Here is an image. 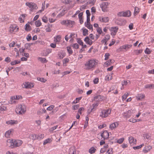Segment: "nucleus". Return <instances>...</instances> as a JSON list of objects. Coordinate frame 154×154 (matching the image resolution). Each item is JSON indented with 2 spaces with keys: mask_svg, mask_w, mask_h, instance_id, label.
<instances>
[{
  "mask_svg": "<svg viewBox=\"0 0 154 154\" xmlns=\"http://www.w3.org/2000/svg\"><path fill=\"white\" fill-rule=\"evenodd\" d=\"M98 64V60L95 59H89L84 64V68L87 70H93Z\"/></svg>",
  "mask_w": 154,
  "mask_h": 154,
  "instance_id": "f257e3e1",
  "label": "nucleus"
},
{
  "mask_svg": "<svg viewBox=\"0 0 154 154\" xmlns=\"http://www.w3.org/2000/svg\"><path fill=\"white\" fill-rule=\"evenodd\" d=\"M26 111V106L24 104H19L17 105L15 109L16 113L19 115L24 114Z\"/></svg>",
  "mask_w": 154,
  "mask_h": 154,
  "instance_id": "f03ea898",
  "label": "nucleus"
},
{
  "mask_svg": "<svg viewBox=\"0 0 154 154\" xmlns=\"http://www.w3.org/2000/svg\"><path fill=\"white\" fill-rule=\"evenodd\" d=\"M8 30V32L10 34H15L19 32V28L17 24L13 23L10 25Z\"/></svg>",
  "mask_w": 154,
  "mask_h": 154,
  "instance_id": "7ed1b4c3",
  "label": "nucleus"
},
{
  "mask_svg": "<svg viewBox=\"0 0 154 154\" xmlns=\"http://www.w3.org/2000/svg\"><path fill=\"white\" fill-rule=\"evenodd\" d=\"M111 112V109H103L100 112V117L103 119L106 118L110 115Z\"/></svg>",
  "mask_w": 154,
  "mask_h": 154,
  "instance_id": "20e7f679",
  "label": "nucleus"
},
{
  "mask_svg": "<svg viewBox=\"0 0 154 154\" xmlns=\"http://www.w3.org/2000/svg\"><path fill=\"white\" fill-rule=\"evenodd\" d=\"M136 112V110L135 109H131L124 112L123 115L124 117L126 118H129L131 116H134Z\"/></svg>",
  "mask_w": 154,
  "mask_h": 154,
  "instance_id": "39448f33",
  "label": "nucleus"
},
{
  "mask_svg": "<svg viewBox=\"0 0 154 154\" xmlns=\"http://www.w3.org/2000/svg\"><path fill=\"white\" fill-rule=\"evenodd\" d=\"M25 5L27 6L31 11L37 9L38 8L37 5L34 2H26Z\"/></svg>",
  "mask_w": 154,
  "mask_h": 154,
  "instance_id": "423d86ee",
  "label": "nucleus"
},
{
  "mask_svg": "<svg viewBox=\"0 0 154 154\" xmlns=\"http://www.w3.org/2000/svg\"><path fill=\"white\" fill-rule=\"evenodd\" d=\"M109 4L107 2H102L100 5V7L103 12H107L108 11V8Z\"/></svg>",
  "mask_w": 154,
  "mask_h": 154,
  "instance_id": "0eeeda50",
  "label": "nucleus"
},
{
  "mask_svg": "<svg viewBox=\"0 0 154 154\" xmlns=\"http://www.w3.org/2000/svg\"><path fill=\"white\" fill-rule=\"evenodd\" d=\"M101 140H105L108 139L109 136V133L106 130L100 133Z\"/></svg>",
  "mask_w": 154,
  "mask_h": 154,
  "instance_id": "6e6552de",
  "label": "nucleus"
},
{
  "mask_svg": "<svg viewBox=\"0 0 154 154\" xmlns=\"http://www.w3.org/2000/svg\"><path fill=\"white\" fill-rule=\"evenodd\" d=\"M34 86L33 83L28 82H24L22 85V88H31L33 87Z\"/></svg>",
  "mask_w": 154,
  "mask_h": 154,
  "instance_id": "1a4fd4ad",
  "label": "nucleus"
},
{
  "mask_svg": "<svg viewBox=\"0 0 154 154\" xmlns=\"http://www.w3.org/2000/svg\"><path fill=\"white\" fill-rule=\"evenodd\" d=\"M109 29L111 32V35L113 37H114L116 35L119 29L117 27L115 26L109 27Z\"/></svg>",
  "mask_w": 154,
  "mask_h": 154,
  "instance_id": "9d476101",
  "label": "nucleus"
},
{
  "mask_svg": "<svg viewBox=\"0 0 154 154\" xmlns=\"http://www.w3.org/2000/svg\"><path fill=\"white\" fill-rule=\"evenodd\" d=\"M14 140L9 139L7 141V145L11 148H14Z\"/></svg>",
  "mask_w": 154,
  "mask_h": 154,
  "instance_id": "9b49d317",
  "label": "nucleus"
},
{
  "mask_svg": "<svg viewBox=\"0 0 154 154\" xmlns=\"http://www.w3.org/2000/svg\"><path fill=\"white\" fill-rule=\"evenodd\" d=\"M128 141L131 146H133L135 145L137 143L136 139L131 136L128 137Z\"/></svg>",
  "mask_w": 154,
  "mask_h": 154,
  "instance_id": "f8f14e48",
  "label": "nucleus"
},
{
  "mask_svg": "<svg viewBox=\"0 0 154 154\" xmlns=\"http://www.w3.org/2000/svg\"><path fill=\"white\" fill-rule=\"evenodd\" d=\"M98 20L101 22L106 23L109 22V18L108 17L100 16L98 17Z\"/></svg>",
  "mask_w": 154,
  "mask_h": 154,
  "instance_id": "ddd939ff",
  "label": "nucleus"
},
{
  "mask_svg": "<svg viewBox=\"0 0 154 154\" xmlns=\"http://www.w3.org/2000/svg\"><path fill=\"white\" fill-rule=\"evenodd\" d=\"M104 99V97L100 95H98L94 97V100L98 103L100 101H102Z\"/></svg>",
  "mask_w": 154,
  "mask_h": 154,
  "instance_id": "4468645a",
  "label": "nucleus"
},
{
  "mask_svg": "<svg viewBox=\"0 0 154 154\" xmlns=\"http://www.w3.org/2000/svg\"><path fill=\"white\" fill-rule=\"evenodd\" d=\"M14 147L20 146L23 143V141L21 140H14Z\"/></svg>",
  "mask_w": 154,
  "mask_h": 154,
  "instance_id": "2eb2a0df",
  "label": "nucleus"
},
{
  "mask_svg": "<svg viewBox=\"0 0 154 154\" xmlns=\"http://www.w3.org/2000/svg\"><path fill=\"white\" fill-rule=\"evenodd\" d=\"M27 16L26 14H22L20 16L18 20L21 23H23L24 22L25 17Z\"/></svg>",
  "mask_w": 154,
  "mask_h": 154,
  "instance_id": "dca6fc26",
  "label": "nucleus"
},
{
  "mask_svg": "<svg viewBox=\"0 0 154 154\" xmlns=\"http://www.w3.org/2000/svg\"><path fill=\"white\" fill-rule=\"evenodd\" d=\"M145 97V95L142 93L138 94L136 96V98L137 100H142L144 99Z\"/></svg>",
  "mask_w": 154,
  "mask_h": 154,
  "instance_id": "f3484780",
  "label": "nucleus"
},
{
  "mask_svg": "<svg viewBox=\"0 0 154 154\" xmlns=\"http://www.w3.org/2000/svg\"><path fill=\"white\" fill-rule=\"evenodd\" d=\"M14 131V130L12 129H10L5 132V136L7 138L9 137L12 134V133Z\"/></svg>",
  "mask_w": 154,
  "mask_h": 154,
  "instance_id": "a211bd4d",
  "label": "nucleus"
},
{
  "mask_svg": "<svg viewBox=\"0 0 154 154\" xmlns=\"http://www.w3.org/2000/svg\"><path fill=\"white\" fill-rule=\"evenodd\" d=\"M99 105V103L98 102H95L92 104V105L91 106V109L90 111L91 112L92 111H94L96 109V108Z\"/></svg>",
  "mask_w": 154,
  "mask_h": 154,
  "instance_id": "6ab92c4d",
  "label": "nucleus"
},
{
  "mask_svg": "<svg viewBox=\"0 0 154 154\" xmlns=\"http://www.w3.org/2000/svg\"><path fill=\"white\" fill-rule=\"evenodd\" d=\"M18 121L17 120H11L6 122V124L8 125H14L17 124L18 123Z\"/></svg>",
  "mask_w": 154,
  "mask_h": 154,
  "instance_id": "aec40b11",
  "label": "nucleus"
},
{
  "mask_svg": "<svg viewBox=\"0 0 154 154\" xmlns=\"http://www.w3.org/2000/svg\"><path fill=\"white\" fill-rule=\"evenodd\" d=\"M110 35L109 34H107L105 35L103 39L102 40L101 42L104 43H106L110 39Z\"/></svg>",
  "mask_w": 154,
  "mask_h": 154,
  "instance_id": "412c9836",
  "label": "nucleus"
},
{
  "mask_svg": "<svg viewBox=\"0 0 154 154\" xmlns=\"http://www.w3.org/2000/svg\"><path fill=\"white\" fill-rule=\"evenodd\" d=\"M84 41L87 44L89 45H91L94 42V41H92L91 39L89 38V37L88 36L85 37Z\"/></svg>",
  "mask_w": 154,
  "mask_h": 154,
  "instance_id": "4be33fe9",
  "label": "nucleus"
},
{
  "mask_svg": "<svg viewBox=\"0 0 154 154\" xmlns=\"http://www.w3.org/2000/svg\"><path fill=\"white\" fill-rule=\"evenodd\" d=\"M67 26L72 27L75 25V22L74 21L67 20Z\"/></svg>",
  "mask_w": 154,
  "mask_h": 154,
  "instance_id": "5701e85b",
  "label": "nucleus"
},
{
  "mask_svg": "<svg viewBox=\"0 0 154 154\" xmlns=\"http://www.w3.org/2000/svg\"><path fill=\"white\" fill-rule=\"evenodd\" d=\"M132 46V45H131L125 44L121 46L120 47V48L122 50L125 49L127 50L131 48Z\"/></svg>",
  "mask_w": 154,
  "mask_h": 154,
  "instance_id": "b1692460",
  "label": "nucleus"
},
{
  "mask_svg": "<svg viewBox=\"0 0 154 154\" xmlns=\"http://www.w3.org/2000/svg\"><path fill=\"white\" fill-rule=\"evenodd\" d=\"M152 148V147L151 146H147L144 148L143 151L144 153H146L150 151Z\"/></svg>",
  "mask_w": 154,
  "mask_h": 154,
  "instance_id": "393cba45",
  "label": "nucleus"
},
{
  "mask_svg": "<svg viewBox=\"0 0 154 154\" xmlns=\"http://www.w3.org/2000/svg\"><path fill=\"white\" fill-rule=\"evenodd\" d=\"M68 9V8H64L62 10V12L60 13V14H59L57 16V17H60V16H63L66 13Z\"/></svg>",
  "mask_w": 154,
  "mask_h": 154,
  "instance_id": "a878e982",
  "label": "nucleus"
},
{
  "mask_svg": "<svg viewBox=\"0 0 154 154\" xmlns=\"http://www.w3.org/2000/svg\"><path fill=\"white\" fill-rule=\"evenodd\" d=\"M118 125V123L117 122L113 123L110 125L109 128L112 130L117 127Z\"/></svg>",
  "mask_w": 154,
  "mask_h": 154,
  "instance_id": "bb28decb",
  "label": "nucleus"
},
{
  "mask_svg": "<svg viewBox=\"0 0 154 154\" xmlns=\"http://www.w3.org/2000/svg\"><path fill=\"white\" fill-rule=\"evenodd\" d=\"M131 12L129 11H124L123 17H130L131 15Z\"/></svg>",
  "mask_w": 154,
  "mask_h": 154,
  "instance_id": "cd10ccee",
  "label": "nucleus"
},
{
  "mask_svg": "<svg viewBox=\"0 0 154 154\" xmlns=\"http://www.w3.org/2000/svg\"><path fill=\"white\" fill-rule=\"evenodd\" d=\"M24 29L26 31L28 32L32 30V28L29 24V23H27L25 26Z\"/></svg>",
  "mask_w": 154,
  "mask_h": 154,
  "instance_id": "c85d7f7f",
  "label": "nucleus"
},
{
  "mask_svg": "<svg viewBox=\"0 0 154 154\" xmlns=\"http://www.w3.org/2000/svg\"><path fill=\"white\" fill-rule=\"evenodd\" d=\"M76 149L74 147H71L70 149V151L69 154H76Z\"/></svg>",
  "mask_w": 154,
  "mask_h": 154,
  "instance_id": "c756f323",
  "label": "nucleus"
},
{
  "mask_svg": "<svg viewBox=\"0 0 154 154\" xmlns=\"http://www.w3.org/2000/svg\"><path fill=\"white\" fill-rule=\"evenodd\" d=\"M22 96L21 95L13 96L11 97V99L12 100H18L22 99Z\"/></svg>",
  "mask_w": 154,
  "mask_h": 154,
  "instance_id": "7c9ffc66",
  "label": "nucleus"
},
{
  "mask_svg": "<svg viewBox=\"0 0 154 154\" xmlns=\"http://www.w3.org/2000/svg\"><path fill=\"white\" fill-rule=\"evenodd\" d=\"M112 60L110 59L105 62L104 64V66L107 67L111 65L112 63Z\"/></svg>",
  "mask_w": 154,
  "mask_h": 154,
  "instance_id": "2f4dec72",
  "label": "nucleus"
},
{
  "mask_svg": "<svg viewBox=\"0 0 154 154\" xmlns=\"http://www.w3.org/2000/svg\"><path fill=\"white\" fill-rule=\"evenodd\" d=\"M61 39V36L58 35L54 37V41L56 43L59 42L60 41Z\"/></svg>",
  "mask_w": 154,
  "mask_h": 154,
  "instance_id": "473e14b6",
  "label": "nucleus"
},
{
  "mask_svg": "<svg viewBox=\"0 0 154 154\" xmlns=\"http://www.w3.org/2000/svg\"><path fill=\"white\" fill-rule=\"evenodd\" d=\"M38 135L35 134H31L29 136V138L32 140H35L38 138Z\"/></svg>",
  "mask_w": 154,
  "mask_h": 154,
  "instance_id": "72a5a7b5",
  "label": "nucleus"
},
{
  "mask_svg": "<svg viewBox=\"0 0 154 154\" xmlns=\"http://www.w3.org/2000/svg\"><path fill=\"white\" fill-rule=\"evenodd\" d=\"M145 88L152 89L154 88V84H148L144 86Z\"/></svg>",
  "mask_w": 154,
  "mask_h": 154,
  "instance_id": "f704fd0d",
  "label": "nucleus"
},
{
  "mask_svg": "<svg viewBox=\"0 0 154 154\" xmlns=\"http://www.w3.org/2000/svg\"><path fill=\"white\" fill-rule=\"evenodd\" d=\"M58 56L59 58L61 59L65 56V54L63 52H59L58 54Z\"/></svg>",
  "mask_w": 154,
  "mask_h": 154,
  "instance_id": "c9c22d12",
  "label": "nucleus"
},
{
  "mask_svg": "<svg viewBox=\"0 0 154 154\" xmlns=\"http://www.w3.org/2000/svg\"><path fill=\"white\" fill-rule=\"evenodd\" d=\"M96 149L94 147H91L88 150L90 154H92L95 152Z\"/></svg>",
  "mask_w": 154,
  "mask_h": 154,
  "instance_id": "e433bc0d",
  "label": "nucleus"
},
{
  "mask_svg": "<svg viewBox=\"0 0 154 154\" xmlns=\"http://www.w3.org/2000/svg\"><path fill=\"white\" fill-rule=\"evenodd\" d=\"M143 50H135L134 51V54L138 55L139 54H141Z\"/></svg>",
  "mask_w": 154,
  "mask_h": 154,
  "instance_id": "4c0bfd02",
  "label": "nucleus"
},
{
  "mask_svg": "<svg viewBox=\"0 0 154 154\" xmlns=\"http://www.w3.org/2000/svg\"><path fill=\"white\" fill-rule=\"evenodd\" d=\"M52 141V139L51 138H48L45 140L43 143V144L45 145L46 144L50 143Z\"/></svg>",
  "mask_w": 154,
  "mask_h": 154,
  "instance_id": "58836bf2",
  "label": "nucleus"
},
{
  "mask_svg": "<svg viewBox=\"0 0 154 154\" xmlns=\"http://www.w3.org/2000/svg\"><path fill=\"white\" fill-rule=\"evenodd\" d=\"M108 145H106L104 146L100 150V153H103L105 152L106 150V149L108 148Z\"/></svg>",
  "mask_w": 154,
  "mask_h": 154,
  "instance_id": "ea45409f",
  "label": "nucleus"
},
{
  "mask_svg": "<svg viewBox=\"0 0 154 154\" xmlns=\"http://www.w3.org/2000/svg\"><path fill=\"white\" fill-rule=\"evenodd\" d=\"M66 49L68 53L70 54H72L73 53V51L70 47L68 46L66 47Z\"/></svg>",
  "mask_w": 154,
  "mask_h": 154,
  "instance_id": "a19ab883",
  "label": "nucleus"
},
{
  "mask_svg": "<svg viewBox=\"0 0 154 154\" xmlns=\"http://www.w3.org/2000/svg\"><path fill=\"white\" fill-rule=\"evenodd\" d=\"M69 61V58H65L63 60V65L64 66H66V64L68 63Z\"/></svg>",
  "mask_w": 154,
  "mask_h": 154,
  "instance_id": "79ce46f5",
  "label": "nucleus"
},
{
  "mask_svg": "<svg viewBox=\"0 0 154 154\" xmlns=\"http://www.w3.org/2000/svg\"><path fill=\"white\" fill-rule=\"evenodd\" d=\"M20 60H15L13 61H12L11 62V65H14L20 63Z\"/></svg>",
  "mask_w": 154,
  "mask_h": 154,
  "instance_id": "37998d69",
  "label": "nucleus"
},
{
  "mask_svg": "<svg viewBox=\"0 0 154 154\" xmlns=\"http://www.w3.org/2000/svg\"><path fill=\"white\" fill-rule=\"evenodd\" d=\"M140 9L137 7L134 8V15H137L140 11Z\"/></svg>",
  "mask_w": 154,
  "mask_h": 154,
  "instance_id": "c03bdc74",
  "label": "nucleus"
},
{
  "mask_svg": "<svg viewBox=\"0 0 154 154\" xmlns=\"http://www.w3.org/2000/svg\"><path fill=\"white\" fill-rule=\"evenodd\" d=\"M83 35L84 36H86L88 35V30L87 29L85 28H82Z\"/></svg>",
  "mask_w": 154,
  "mask_h": 154,
  "instance_id": "a18cd8bd",
  "label": "nucleus"
},
{
  "mask_svg": "<svg viewBox=\"0 0 154 154\" xmlns=\"http://www.w3.org/2000/svg\"><path fill=\"white\" fill-rule=\"evenodd\" d=\"M67 20H63L60 21V23L62 25H64L67 26Z\"/></svg>",
  "mask_w": 154,
  "mask_h": 154,
  "instance_id": "49530a36",
  "label": "nucleus"
},
{
  "mask_svg": "<svg viewBox=\"0 0 154 154\" xmlns=\"http://www.w3.org/2000/svg\"><path fill=\"white\" fill-rule=\"evenodd\" d=\"M45 2H43L42 5H41V9L40 10H39V12H42L43 11H44L45 8Z\"/></svg>",
  "mask_w": 154,
  "mask_h": 154,
  "instance_id": "de8ad7c7",
  "label": "nucleus"
},
{
  "mask_svg": "<svg viewBox=\"0 0 154 154\" xmlns=\"http://www.w3.org/2000/svg\"><path fill=\"white\" fill-rule=\"evenodd\" d=\"M112 79V75H106L105 78L106 80L109 81L111 80Z\"/></svg>",
  "mask_w": 154,
  "mask_h": 154,
  "instance_id": "09e8293b",
  "label": "nucleus"
},
{
  "mask_svg": "<svg viewBox=\"0 0 154 154\" xmlns=\"http://www.w3.org/2000/svg\"><path fill=\"white\" fill-rule=\"evenodd\" d=\"M7 110V107L6 106H0V112H2Z\"/></svg>",
  "mask_w": 154,
  "mask_h": 154,
  "instance_id": "8fccbe9b",
  "label": "nucleus"
},
{
  "mask_svg": "<svg viewBox=\"0 0 154 154\" xmlns=\"http://www.w3.org/2000/svg\"><path fill=\"white\" fill-rule=\"evenodd\" d=\"M129 95V94L128 93H125L122 97V99L123 101H124L126 99L127 97Z\"/></svg>",
  "mask_w": 154,
  "mask_h": 154,
  "instance_id": "3c124183",
  "label": "nucleus"
},
{
  "mask_svg": "<svg viewBox=\"0 0 154 154\" xmlns=\"http://www.w3.org/2000/svg\"><path fill=\"white\" fill-rule=\"evenodd\" d=\"M82 97H80L76 98L75 100H74L72 103H76L79 102L80 100L82 99Z\"/></svg>",
  "mask_w": 154,
  "mask_h": 154,
  "instance_id": "603ef678",
  "label": "nucleus"
},
{
  "mask_svg": "<svg viewBox=\"0 0 154 154\" xmlns=\"http://www.w3.org/2000/svg\"><path fill=\"white\" fill-rule=\"evenodd\" d=\"M97 31L99 34H101L102 33H103V35H104V34L103 33V31L101 28L98 27L97 29Z\"/></svg>",
  "mask_w": 154,
  "mask_h": 154,
  "instance_id": "864d4df0",
  "label": "nucleus"
},
{
  "mask_svg": "<svg viewBox=\"0 0 154 154\" xmlns=\"http://www.w3.org/2000/svg\"><path fill=\"white\" fill-rule=\"evenodd\" d=\"M96 0H89L87 2L88 4H90L91 5H94Z\"/></svg>",
  "mask_w": 154,
  "mask_h": 154,
  "instance_id": "5fc2aeb1",
  "label": "nucleus"
},
{
  "mask_svg": "<svg viewBox=\"0 0 154 154\" xmlns=\"http://www.w3.org/2000/svg\"><path fill=\"white\" fill-rule=\"evenodd\" d=\"M39 60H40L42 63H46L48 61L46 60L45 58H39Z\"/></svg>",
  "mask_w": 154,
  "mask_h": 154,
  "instance_id": "6e6d98bb",
  "label": "nucleus"
},
{
  "mask_svg": "<svg viewBox=\"0 0 154 154\" xmlns=\"http://www.w3.org/2000/svg\"><path fill=\"white\" fill-rule=\"evenodd\" d=\"M75 34L73 32L70 33L69 36V38H71L70 41H73V38H75Z\"/></svg>",
  "mask_w": 154,
  "mask_h": 154,
  "instance_id": "4d7b16f0",
  "label": "nucleus"
},
{
  "mask_svg": "<svg viewBox=\"0 0 154 154\" xmlns=\"http://www.w3.org/2000/svg\"><path fill=\"white\" fill-rule=\"evenodd\" d=\"M144 145L143 144H142L140 146L134 147H133V148L135 150L138 149H140V148H141L142 146H144Z\"/></svg>",
  "mask_w": 154,
  "mask_h": 154,
  "instance_id": "13d9d810",
  "label": "nucleus"
},
{
  "mask_svg": "<svg viewBox=\"0 0 154 154\" xmlns=\"http://www.w3.org/2000/svg\"><path fill=\"white\" fill-rule=\"evenodd\" d=\"M32 38V37L31 36V35L30 34H28L27 35L26 37V39L28 41H30Z\"/></svg>",
  "mask_w": 154,
  "mask_h": 154,
  "instance_id": "bf43d9fd",
  "label": "nucleus"
},
{
  "mask_svg": "<svg viewBox=\"0 0 154 154\" xmlns=\"http://www.w3.org/2000/svg\"><path fill=\"white\" fill-rule=\"evenodd\" d=\"M88 37H89V38H90L91 40H94V41H95V37L93 34H90L89 35V36Z\"/></svg>",
  "mask_w": 154,
  "mask_h": 154,
  "instance_id": "052dcab7",
  "label": "nucleus"
},
{
  "mask_svg": "<svg viewBox=\"0 0 154 154\" xmlns=\"http://www.w3.org/2000/svg\"><path fill=\"white\" fill-rule=\"evenodd\" d=\"M110 55L108 53H106L105 54V59L104 60H107L109 58V57L110 56Z\"/></svg>",
  "mask_w": 154,
  "mask_h": 154,
  "instance_id": "680f3d73",
  "label": "nucleus"
},
{
  "mask_svg": "<svg viewBox=\"0 0 154 154\" xmlns=\"http://www.w3.org/2000/svg\"><path fill=\"white\" fill-rule=\"evenodd\" d=\"M145 53L147 54H149L151 53V51L148 48H146L145 51Z\"/></svg>",
  "mask_w": 154,
  "mask_h": 154,
  "instance_id": "e2e57ef3",
  "label": "nucleus"
},
{
  "mask_svg": "<svg viewBox=\"0 0 154 154\" xmlns=\"http://www.w3.org/2000/svg\"><path fill=\"white\" fill-rule=\"evenodd\" d=\"M42 19L43 21L45 23H47L48 20L47 17L45 16H44L42 17Z\"/></svg>",
  "mask_w": 154,
  "mask_h": 154,
  "instance_id": "0e129e2a",
  "label": "nucleus"
},
{
  "mask_svg": "<svg viewBox=\"0 0 154 154\" xmlns=\"http://www.w3.org/2000/svg\"><path fill=\"white\" fill-rule=\"evenodd\" d=\"M56 20L55 19H54L52 17H50L49 18V21L51 23H52L54 22Z\"/></svg>",
  "mask_w": 154,
  "mask_h": 154,
  "instance_id": "69168bd1",
  "label": "nucleus"
},
{
  "mask_svg": "<svg viewBox=\"0 0 154 154\" xmlns=\"http://www.w3.org/2000/svg\"><path fill=\"white\" fill-rule=\"evenodd\" d=\"M85 26L88 29H93L92 26L90 24V23H88V24H86V25H85Z\"/></svg>",
  "mask_w": 154,
  "mask_h": 154,
  "instance_id": "338daca9",
  "label": "nucleus"
},
{
  "mask_svg": "<svg viewBox=\"0 0 154 154\" xmlns=\"http://www.w3.org/2000/svg\"><path fill=\"white\" fill-rule=\"evenodd\" d=\"M113 150L112 149H110L108 150L106 152L107 154H112Z\"/></svg>",
  "mask_w": 154,
  "mask_h": 154,
  "instance_id": "774afa93",
  "label": "nucleus"
}]
</instances>
